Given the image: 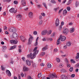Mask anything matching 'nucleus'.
<instances>
[{
	"instance_id": "10",
	"label": "nucleus",
	"mask_w": 79,
	"mask_h": 79,
	"mask_svg": "<svg viewBox=\"0 0 79 79\" xmlns=\"http://www.w3.org/2000/svg\"><path fill=\"white\" fill-rule=\"evenodd\" d=\"M12 36L14 39H18V36L16 33L14 32L12 34Z\"/></svg>"
},
{
	"instance_id": "18",
	"label": "nucleus",
	"mask_w": 79,
	"mask_h": 79,
	"mask_svg": "<svg viewBox=\"0 0 79 79\" xmlns=\"http://www.w3.org/2000/svg\"><path fill=\"white\" fill-rule=\"evenodd\" d=\"M28 16L30 18H31L33 16V13L30 12L29 13Z\"/></svg>"
},
{
	"instance_id": "20",
	"label": "nucleus",
	"mask_w": 79,
	"mask_h": 79,
	"mask_svg": "<svg viewBox=\"0 0 79 79\" xmlns=\"http://www.w3.org/2000/svg\"><path fill=\"white\" fill-rule=\"evenodd\" d=\"M6 49V46H3L2 48V51L3 52H5Z\"/></svg>"
},
{
	"instance_id": "32",
	"label": "nucleus",
	"mask_w": 79,
	"mask_h": 79,
	"mask_svg": "<svg viewBox=\"0 0 79 79\" xmlns=\"http://www.w3.org/2000/svg\"><path fill=\"white\" fill-rule=\"evenodd\" d=\"M73 67H70V68L69 69V71L70 72H72L73 71Z\"/></svg>"
},
{
	"instance_id": "17",
	"label": "nucleus",
	"mask_w": 79,
	"mask_h": 79,
	"mask_svg": "<svg viewBox=\"0 0 79 79\" xmlns=\"http://www.w3.org/2000/svg\"><path fill=\"white\" fill-rule=\"evenodd\" d=\"M26 64L27 65L29 66H31V61L28 60H27L26 61Z\"/></svg>"
},
{
	"instance_id": "56",
	"label": "nucleus",
	"mask_w": 79,
	"mask_h": 79,
	"mask_svg": "<svg viewBox=\"0 0 79 79\" xmlns=\"http://www.w3.org/2000/svg\"><path fill=\"white\" fill-rule=\"evenodd\" d=\"M22 51H21V49L20 48L19 49V53H21Z\"/></svg>"
},
{
	"instance_id": "59",
	"label": "nucleus",
	"mask_w": 79,
	"mask_h": 79,
	"mask_svg": "<svg viewBox=\"0 0 79 79\" xmlns=\"http://www.w3.org/2000/svg\"><path fill=\"white\" fill-rule=\"evenodd\" d=\"M21 77H24V74H23V73H21Z\"/></svg>"
},
{
	"instance_id": "1",
	"label": "nucleus",
	"mask_w": 79,
	"mask_h": 79,
	"mask_svg": "<svg viewBox=\"0 0 79 79\" xmlns=\"http://www.w3.org/2000/svg\"><path fill=\"white\" fill-rule=\"evenodd\" d=\"M37 47H35L33 49V54H32L31 56V59H34V58H35L36 56L35 55H37V54L38 53V52H39V50H37Z\"/></svg>"
},
{
	"instance_id": "49",
	"label": "nucleus",
	"mask_w": 79,
	"mask_h": 79,
	"mask_svg": "<svg viewBox=\"0 0 79 79\" xmlns=\"http://www.w3.org/2000/svg\"><path fill=\"white\" fill-rule=\"evenodd\" d=\"M37 31H34L33 34H34V35H37Z\"/></svg>"
},
{
	"instance_id": "63",
	"label": "nucleus",
	"mask_w": 79,
	"mask_h": 79,
	"mask_svg": "<svg viewBox=\"0 0 79 79\" xmlns=\"http://www.w3.org/2000/svg\"><path fill=\"white\" fill-rule=\"evenodd\" d=\"M67 0H65L64 1H63V2L62 3L64 4L65 3H66V1Z\"/></svg>"
},
{
	"instance_id": "3",
	"label": "nucleus",
	"mask_w": 79,
	"mask_h": 79,
	"mask_svg": "<svg viewBox=\"0 0 79 79\" xmlns=\"http://www.w3.org/2000/svg\"><path fill=\"white\" fill-rule=\"evenodd\" d=\"M63 31L64 34L66 35L69 32V29L68 28H64L63 29Z\"/></svg>"
},
{
	"instance_id": "62",
	"label": "nucleus",
	"mask_w": 79,
	"mask_h": 79,
	"mask_svg": "<svg viewBox=\"0 0 79 79\" xmlns=\"http://www.w3.org/2000/svg\"><path fill=\"white\" fill-rule=\"evenodd\" d=\"M70 65L69 64H67V66L68 68H70Z\"/></svg>"
},
{
	"instance_id": "51",
	"label": "nucleus",
	"mask_w": 79,
	"mask_h": 79,
	"mask_svg": "<svg viewBox=\"0 0 79 79\" xmlns=\"http://www.w3.org/2000/svg\"><path fill=\"white\" fill-rule=\"evenodd\" d=\"M59 7L57 8H54V10L56 11V10H59Z\"/></svg>"
},
{
	"instance_id": "34",
	"label": "nucleus",
	"mask_w": 79,
	"mask_h": 79,
	"mask_svg": "<svg viewBox=\"0 0 79 79\" xmlns=\"http://www.w3.org/2000/svg\"><path fill=\"white\" fill-rule=\"evenodd\" d=\"M38 78H40L41 77V73H40L38 75Z\"/></svg>"
},
{
	"instance_id": "9",
	"label": "nucleus",
	"mask_w": 79,
	"mask_h": 79,
	"mask_svg": "<svg viewBox=\"0 0 79 79\" xmlns=\"http://www.w3.org/2000/svg\"><path fill=\"white\" fill-rule=\"evenodd\" d=\"M9 30L10 32H14V31H15V28L12 27H11L9 28Z\"/></svg>"
},
{
	"instance_id": "47",
	"label": "nucleus",
	"mask_w": 79,
	"mask_h": 79,
	"mask_svg": "<svg viewBox=\"0 0 79 79\" xmlns=\"http://www.w3.org/2000/svg\"><path fill=\"white\" fill-rule=\"evenodd\" d=\"M54 52H58V49L57 48H56L54 49Z\"/></svg>"
},
{
	"instance_id": "13",
	"label": "nucleus",
	"mask_w": 79,
	"mask_h": 79,
	"mask_svg": "<svg viewBox=\"0 0 79 79\" xmlns=\"http://www.w3.org/2000/svg\"><path fill=\"white\" fill-rule=\"evenodd\" d=\"M47 33V30H44L41 32V35H46V34Z\"/></svg>"
},
{
	"instance_id": "25",
	"label": "nucleus",
	"mask_w": 79,
	"mask_h": 79,
	"mask_svg": "<svg viewBox=\"0 0 79 79\" xmlns=\"http://www.w3.org/2000/svg\"><path fill=\"white\" fill-rule=\"evenodd\" d=\"M79 58V53L78 52L77 54V56L76 57V59L77 60Z\"/></svg>"
},
{
	"instance_id": "30",
	"label": "nucleus",
	"mask_w": 79,
	"mask_h": 79,
	"mask_svg": "<svg viewBox=\"0 0 79 79\" xmlns=\"http://www.w3.org/2000/svg\"><path fill=\"white\" fill-rule=\"evenodd\" d=\"M56 60L57 63H60V60L59 58H56Z\"/></svg>"
},
{
	"instance_id": "53",
	"label": "nucleus",
	"mask_w": 79,
	"mask_h": 79,
	"mask_svg": "<svg viewBox=\"0 0 79 79\" xmlns=\"http://www.w3.org/2000/svg\"><path fill=\"white\" fill-rule=\"evenodd\" d=\"M27 78L28 79H31L32 78L31 77V76H29L28 77H27Z\"/></svg>"
},
{
	"instance_id": "39",
	"label": "nucleus",
	"mask_w": 79,
	"mask_h": 79,
	"mask_svg": "<svg viewBox=\"0 0 79 79\" xmlns=\"http://www.w3.org/2000/svg\"><path fill=\"white\" fill-rule=\"evenodd\" d=\"M75 67L76 68H79V63H78L76 65Z\"/></svg>"
},
{
	"instance_id": "19",
	"label": "nucleus",
	"mask_w": 79,
	"mask_h": 79,
	"mask_svg": "<svg viewBox=\"0 0 79 79\" xmlns=\"http://www.w3.org/2000/svg\"><path fill=\"white\" fill-rule=\"evenodd\" d=\"M22 5L23 6H26V1L24 0H22Z\"/></svg>"
},
{
	"instance_id": "43",
	"label": "nucleus",
	"mask_w": 79,
	"mask_h": 79,
	"mask_svg": "<svg viewBox=\"0 0 79 79\" xmlns=\"http://www.w3.org/2000/svg\"><path fill=\"white\" fill-rule=\"evenodd\" d=\"M48 40H50V41H51V40H53V39H52L51 38H48L47 39Z\"/></svg>"
},
{
	"instance_id": "33",
	"label": "nucleus",
	"mask_w": 79,
	"mask_h": 79,
	"mask_svg": "<svg viewBox=\"0 0 79 79\" xmlns=\"http://www.w3.org/2000/svg\"><path fill=\"white\" fill-rule=\"evenodd\" d=\"M64 61L66 63H69V61H68V59H64Z\"/></svg>"
},
{
	"instance_id": "6",
	"label": "nucleus",
	"mask_w": 79,
	"mask_h": 79,
	"mask_svg": "<svg viewBox=\"0 0 79 79\" xmlns=\"http://www.w3.org/2000/svg\"><path fill=\"white\" fill-rule=\"evenodd\" d=\"M9 11H10V13H16L17 12V10H16H16H15V8H12L9 10Z\"/></svg>"
},
{
	"instance_id": "29",
	"label": "nucleus",
	"mask_w": 79,
	"mask_h": 79,
	"mask_svg": "<svg viewBox=\"0 0 79 79\" xmlns=\"http://www.w3.org/2000/svg\"><path fill=\"white\" fill-rule=\"evenodd\" d=\"M70 61L71 63H76V62H75L74 60L73 59H71L70 60Z\"/></svg>"
},
{
	"instance_id": "2",
	"label": "nucleus",
	"mask_w": 79,
	"mask_h": 79,
	"mask_svg": "<svg viewBox=\"0 0 79 79\" xmlns=\"http://www.w3.org/2000/svg\"><path fill=\"white\" fill-rule=\"evenodd\" d=\"M57 40V45H59L60 43V41L63 42V41H64L66 39V37L64 36H61Z\"/></svg>"
},
{
	"instance_id": "37",
	"label": "nucleus",
	"mask_w": 79,
	"mask_h": 79,
	"mask_svg": "<svg viewBox=\"0 0 79 79\" xmlns=\"http://www.w3.org/2000/svg\"><path fill=\"white\" fill-rule=\"evenodd\" d=\"M14 3L15 4V5H17V4L18 3V1H14Z\"/></svg>"
},
{
	"instance_id": "45",
	"label": "nucleus",
	"mask_w": 79,
	"mask_h": 79,
	"mask_svg": "<svg viewBox=\"0 0 79 79\" xmlns=\"http://www.w3.org/2000/svg\"><path fill=\"white\" fill-rule=\"evenodd\" d=\"M51 3H55L56 2H55V1L53 0H52L51 1Z\"/></svg>"
},
{
	"instance_id": "36",
	"label": "nucleus",
	"mask_w": 79,
	"mask_h": 79,
	"mask_svg": "<svg viewBox=\"0 0 79 79\" xmlns=\"http://www.w3.org/2000/svg\"><path fill=\"white\" fill-rule=\"evenodd\" d=\"M52 33V31L51 30H49L47 34L49 35V34H51Z\"/></svg>"
},
{
	"instance_id": "21",
	"label": "nucleus",
	"mask_w": 79,
	"mask_h": 79,
	"mask_svg": "<svg viewBox=\"0 0 79 79\" xmlns=\"http://www.w3.org/2000/svg\"><path fill=\"white\" fill-rule=\"evenodd\" d=\"M17 47V46L16 45H14L13 46H11L10 47V50H12V49H14V48H15Z\"/></svg>"
},
{
	"instance_id": "31",
	"label": "nucleus",
	"mask_w": 79,
	"mask_h": 79,
	"mask_svg": "<svg viewBox=\"0 0 79 79\" xmlns=\"http://www.w3.org/2000/svg\"><path fill=\"white\" fill-rule=\"evenodd\" d=\"M32 56V53H30V54L28 55L27 56V58H31V56Z\"/></svg>"
},
{
	"instance_id": "64",
	"label": "nucleus",
	"mask_w": 79,
	"mask_h": 79,
	"mask_svg": "<svg viewBox=\"0 0 79 79\" xmlns=\"http://www.w3.org/2000/svg\"><path fill=\"white\" fill-rule=\"evenodd\" d=\"M42 79H46V77L45 76H44L43 77H42L41 78Z\"/></svg>"
},
{
	"instance_id": "26",
	"label": "nucleus",
	"mask_w": 79,
	"mask_h": 79,
	"mask_svg": "<svg viewBox=\"0 0 79 79\" xmlns=\"http://www.w3.org/2000/svg\"><path fill=\"white\" fill-rule=\"evenodd\" d=\"M48 48V47H45L43 48V51H44V50H47Z\"/></svg>"
},
{
	"instance_id": "55",
	"label": "nucleus",
	"mask_w": 79,
	"mask_h": 79,
	"mask_svg": "<svg viewBox=\"0 0 79 79\" xmlns=\"http://www.w3.org/2000/svg\"><path fill=\"white\" fill-rule=\"evenodd\" d=\"M62 10H63V9H62L60 10L59 11L58 13L59 14H60V13H61V11H62Z\"/></svg>"
},
{
	"instance_id": "50",
	"label": "nucleus",
	"mask_w": 79,
	"mask_h": 79,
	"mask_svg": "<svg viewBox=\"0 0 79 79\" xmlns=\"http://www.w3.org/2000/svg\"><path fill=\"white\" fill-rule=\"evenodd\" d=\"M40 66H45V64L43 63H42L40 64Z\"/></svg>"
},
{
	"instance_id": "11",
	"label": "nucleus",
	"mask_w": 79,
	"mask_h": 79,
	"mask_svg": "<svg viewBox=\"0 0 79 79\" xmlns=\"http://www.w3.org/2000/svg\"><path fill=\"white\" fill-rule=\"evenodd\" d=\"M6 73L8 76H10H10H11V72H10V71H9L8 70H6Z\"/></svg>"
},
{
	"instance_id": "42",
	"label": "nucleus",
	"mask_w": 79,
	"mask_h": 79,
	"mask_svg": "<svg viewBox=\"0 0 79 79\" xmlns=\"http://www.w3.org/2000/svg\"><path fill=\"white\" fill-rule=\"evenodd\" d=\"M70 9H71V8H70V7L68 6L67 7V11H70Z\"/></svg>"
},
{
	"instance_id": "35",
	"label": "nucleus",
	"mask_w": 79,
	"mask_h": 79,
	"mask_svg": "<svg viewBox=\"0 0 79 79\" xmlns=\"http://www.w3.org/2000/svg\"><path fill=\"white\" fill-rule=\"evenodd\" d=\"M43 4L44 6L45 7V8H47V4H46V3H45L44 2L43 3Z\"/></svg>"
},
{
	"instance_id": "14",
	"label": "nucleus",
	"mask_w": 79,
	"mask_h": 79,
	"mask_svg": "<svg viewBox=\"0 0 79 79\" xmlns=\"http://www.w3.org/2000/svg\"><path fill=\"white\" fill-rule=\"evenodd\" d=\"M59 25V19L58 18H57L56 20V26H58Z\"/></svg>"
},
{
	"instance_id": "38",
	"label": "nucleus",
	"mask_w": 79,
	"mask_h": 79,
	"mask_svg": "<svg viewBox=\"0 0 79 79\" xmlns=\"http://www.w3.org/2000/svg\"><path fill=\"white\" fill-rule=\"evenodd\" d=\"M1 69H2V71H4L5 70V68L3 67V65H1Z\"/></svg>"
},
{
	"instance_id": "41",
	"label": "nucleus",
	"mask_w": 79,
	"mask_h": 79,
	"mask_svg": "<svg viewBox=\"0 0 79 79\" xmlns=\"http://www.w3.org/2000/svg\"><path fill=\"white\" fill-rule=\"evenodd\" d=\"M42 23H43V21L42 20H40L39 22L40 25H42Z\"/></svg>"
},
{
	"instance_id": "12",
	"label": "nucleus",
	"mask_w": 79,
	"mask_h": 79,
	"mask_svg": "<svg viewBox=\"0 0 79 79\" xmlns=\"http://www.w3.org/2000/svg\"><path fill=\"white\" fill-rule=\"evenodd\" d=\"M17 17L18 18V19L19 21H21V18H22V16L20 14H19L17 15Z\"/></svg>"
},
{
	"instance_id": "58",
	"label": "nucleus",
	"mask_w": 79,
	"mask_h": 79,
	"mask_svg": "<svg viewBox=\"0 0 79 79\" xmlns=\"http://www.w3.org/2000/svg\"><path fill=\"white\" fill-rule=\"evenodd\" d=\"M59 30H61V29H62V27L61 26H59Z\"/></svg>"
},
{
	"instance_id": "28",
	"label": "nucleus",
	"mask_w": 79,
	"mask_h": 79,
	"mask_svg": "<svg viewBox=\"0 0 79 79\" xmlns=\"http://www.w3.org/2000/svg\"><path fill=\"white\" fill-rule=\"evenodd\" d=\"M47 66L49 68H52V65L50 64H48Z\"/></svg>"
},
{
	"instance_id": "44",
	"label": "nucleus",
	"mask_w": 79,
	"mask_h": 79,
	"mask_svg": "<svg viewBox=\"0 0 79 79\" xmlns=\"http://www.w3.org/2000/svg\"><path fill=\"white\" fill-rule=\"evenodd\" d=\"M38 45V43H37V41H36L35 43L34 44L35 46H37Z\"/></svg>"
},
{
	"instance_id": "4",
	"label": "nucleus",
	"mask_w": 79,
	"mask_h": 79,
	"mask_svg": "<svg viewBox=\"0 0 79 79\" xmlns=\"http://www.w3.org/2000/svg\"><path fill=\"white\" fill-rule=\"evenodd\" d=\"M29 38L28 40V44H31V43L32 41V39H33V37L31 35H29Z\"/></svg>"
},
{
	"instance_id": "48",
	"label": "nucleus",
	"mask_w": 79,
	"mask_h": 79,
	"mask_svg": "<svg viewBox=\"0 0 79 79\" xmlns=\"http://www.w3.org/2000/svg\"><path fill=\"white\" fill-rule=\"evenodd\" d=\"M63 64H59V66L60 68H62V67H63V65H62Z\"/></svg>"
},
{
	"instance_id": "7",
	"label": "nucleus",
	"mask_w": 79,
	"mask_h": 79,
	"mask_svg": "<svg viewBox=\"0 0 79 79\" xmlns=\"http://www.w3.org/2000/svg\"><path fill=\"white\" fill-rule=\"evenodd\" d=\"M10 42L11 44H18V41L16 40H11L10 41Z\"/></svg>"
},
{
	"instance_id": "60",
	"label": "nucleus",
	"mask_w": 79,
	"mask_h": 79,
	"mask_svg": "<svg viewBox=\"0 0 79 79\" xmlns=\"http://www.w3.org/2000/svg\"><path fill=\"white\" fill-rule=\"evenodd\" d=\"M42 19V15H40L39 17V19Z\"/></svg>"
},
{
	"instance_id": "23",
	"label": "nucleus",
	"mask_w": 79,
	"mask_h": 79,
	"mask_svg": "<svg viewBox=\"0 0 79 79\" xmlns=\"http://www.w3.org/2000/svg\"><path fill=\"white\" fill-rule=\"evenodd\" d=\"M67 14V10H64L63 12V15H66Z\"/></svg>"
},
{
	"instance_id": "40",
	"label": "nucleus",
	"mask_w": 79,
	"mask_h": 79,
	"mask_svg": "<svg viewBox=\"0 0 79 79\" xmlns=\"http://www.w3.org/2000/svg\"><path fill=\"white\" fill-rule=\"evenodd\" d=\"M45 53L44 52H42L41 53L40 56H44L45 55Z\"/></svg>"
},
{
	"instance_id": "16",
	"label": "nucleus",
	"mask_w": 79,
	"mask_h": 79,
	"mask_svg": "<svg viewBox=\"0 0 79 79\" xmlns=\"http://www.w3.org/2000/svg\"><path fill=\"white\" fill-rule=\"evenodd\" d=\"M60 77L61 79H67V77L64 75H61Z\"/></svg>"
},
{
	"instance_id": "5",
	"label": "nucleus",
	"mask_w": 79,
	"mask_h": 79,
	"mask_svg": "<svg viewBox=\"0 0 79 79\" xmlns=\"http://www.w3.org/2000/svg\"><path fill=\"white\" fill-rule=\"evenodd\" d=\"M20 39L23 42H24L25 40H26V38H25L24 36L21 35L20 36Z\"/></svg>"
},
{
	"instance_id": "61",
	"label": "nucleus",
	"mask_w": 79,
	"mask_h": 79,
	"mask_svg": "<svg viewBox=\"0 0 79 79\" xmlns=\"http://www.w3.org/2000/svg\"><path fill=\"white\" fill-rule=\"evenodd\" d=\"M41 15L42 16H45V13H41Z\"/></svg>"
},
{
	"instance_id": "27",
	"label": "nucleus",
	"mask_w": 79,
	"mask_h": 79,
	"mask_svg": "<svg viewBox=\"0 0 79 79\" xmlns=\"http://www.w3.org/2000/svg\"><path fill=\"white\" fill-rule=\"evenodd\" d=\"M72 2H73V0H69L67 4V5H69V4H70Z\"/></svg>"
},
{
	"instance_id": "24",
	"label": "nucleus",
	"mask_w": 79,
	"mask_h": 79,
	"mask_svg": "<svg viewBox=\"0 0 79 79\" xmlns=\"http://www.w3.org/2000/svg\"><path fill=\"white\" fill-rule=\"evenodd\" d=\"M71 45V42H69L67 43L66 45L67 46H68V47H70Z\"/></svg>"
},
{
	"instance_id": "52",
	"label": "nucleus",
	"mask_w": 79,
	"mask_h": 79,
	"mask_svg": "<svg viewBox=\"0 0 79 79\" xmlns=\"http://www.w3.org/2000/svg\"><path fill=\"white\" fill-rule=\"evenodd\" d=\"M22 59L23 60V61H25L26 60V59L25 58L23 57L22 58Z\"/></svg>"
},
{
	"instance_id": "8",
	"label": "nucleus",
	"mask_w": 79,
	"mask_h": 79,
	"mask_svg": "<svg viewBox=\"0 0 79 79\" xmlns=\"http://www.w3.org/2000/svg\"><path fill=\"white\" fill-rule=\"evenodd\" d=\"M50 78L54 79L55 78H56V77H57V76L56 74L55 73H52V75L50 76Z\"/></svg>"
},
{
	"instance_id": "15",
	"label": "nucleus",
	"mask_w": 79,
	"mask_h": 79,
	"mask_svg": "<svg viewBox=\"0 0 79 79\" xmlns=\"http://www.w3.org/2000/svg\"><path fill=\"white\" fill-rule=\"evenodd\" d=\"M28 70H29V68H28L26 66H24L23 67V71L24 72L27 71Z\"/></svg>"
},
{
	"instance_id": "22",
	"label": "nucleus",
	"mask_w": 79,
	"mask_h": 79,
	"mask_svg": "<svg viewBox=\"0 0 79 79\" xmlns=\"http://www.w3.org/2000/svg\"><path fill=\"white\" fill-rule=\"evenodd\" d=\"M74 28H72L70 29V33H72V32H73L74 31Z\"/></svg>"
},
{
	"instance_id": "46",
	"label": "nucleus",
	"mask_w": 79,
	"mask_h": 79,
	"mask_svg": "<svg viewBox=\"0 0 79 79\" xmlns=\"http://www.w3.org/2000/svg\"><path fill=\"white\" fill-rule=\"evenodd\" d=\"M71 77H75V74H72L71 76Z\"/></svg>"
},
{
	"instance_id": "57",
	"label": "nucleus",
	"mask_w": 79,
	"mask_h": 79,
	"mask_svg": "<svg viewBox=\"0 0 79 79\" xmlns=\"http://www.w3.org/2000/svg\"><path fill=\"white\" fill-rule=\"evenodd\" d=\"M3 29L4 30L6 29H7V27L6 26H4L3 27Z\"/></svg>"
},
{
	"instance_id": "54",
	"label": "nucleus",
	"mask_w": 79,
	"mask_h": 79,
	"mask_svg": "<svg viewBox=\"0 0 79 79\" xmlns=\"http://www.w3.org/2000/svg\"><path fill=\"white\" fill-rule=\"evenodd\" d=\"M18 77H19L18 79H21V75L20 74H18Z\"/></svg>"
}]
</instances>
